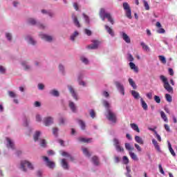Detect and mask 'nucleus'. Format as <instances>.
<instances>
[{
	"instance_id": "1",
	"label": "nucleus",
	"mask_w": 177,
	"mask_h": 177,
	"mask_svg": "<svg viewBox=\"0 0 177 177\" xmlns=\"http://www.w3.org/2000/svg\"><path fill=\"white\" fill-rule=\"evenodd\" d=\"M102 104L106 110L105 115L107 120H109L110 122H112V124H115V122H117V115H115V113L111 110L110 103H109V101L104 100H102Z\"/></svg>"
},
{
	"instance_id": "2",
	"label": "nucleus",
	"mask_w": 177,
	"mask_h": 177,
	"mask_svg": "<svg viewBox=\"0 0 177 177\" xmlns=\"http://www.w3.org/2000/svg\"><path fill=\"white\" fill-rule=\"evenodd\" d=\"M20 169L22 170L23 172H27L28 169H30V171H34L35 167H34V164L28 160H21L20 162Z\"/></svg>"
},
{
	"instance_id": "3",
	"label": "nucleus",
	"mask_w": 177,
	"mask_h": 177,
	"mask_svg": "<svg viewBox=\"0 0 177 177\" xmlns=\"http://www.w3.org/2000/svg\"><path fill=\"white\" fill-rule=\"evenodd\" d=\"M100 17H101L103 21H104L105 19H107L108 21H109L111 24H114V21L111 17V15L109 12H106V10H104V8L100 9Z\"/></svg>"
},
{
	"instance_id": "4",
	"label": "nucleus",
	"mask_w": 177,
	"mask_h": 177,
	"mask_svg": "<svg viewBox=\"0 0 177 177\" xmlns=\"http://www.w3.org/2000/svg\"><path fill=\"white\" fill-rule=\"evenodd\" d=\"M160 80L163 83V86H164L165 89L167 90V92H169V93H172L174 92V88L169 84V82H168V78H167L164 75H160Z\"/></svg>"
},
{
	"instance_id": "5",
	"label": "nucleus",
	"mask_w": 177,
	"mask_h": 177,
	"mask_svg": "<svg viewBox=\"0 0 177 177\" xmlns=\"http://www.w3.org/2000/svg\"><path fill=\"white\" fill-rule=\"evenodd\" d=\"M41 131H37L33 135L35 142H38L41 147H46V140L44 139H40Z\"/></svg>"
},
{
	"instance_id": "6",
	"label": "nucleus",
	"mask_w": 177,
	"mask_h": 177,
	"mask_svg": "<svg viewBox=\"0 0 177 177\" xmlns=\"http://www.w3.org/2000/svg\"><path fill=\"white\" fill-rule=\"evenodd\" d=\"M28 23L30 26H36L37 27H38L41 30H44V28H46V26H45V25H44V24L37 21L34 18H29L28 19Z\"/></svg>"
},
{
	"instance_id": "7",
	"label": "nucleus",
	"mask_w": 177,
	"mask_h": 177,
	"mask_svg": "<svg viewBox=\"0 0 177 177\" xmlns=\"http://www.w3.org/2000/svg\"><path fill=\"white\" fill-rule=\"evenodd\" d=\"M68 89L69 93H71L72 97H73L74 100L78 101L80 100V97H78V93L75 91V88L71 85H68Z\"/></svg>"
},
{
	"instance_id": "8",
	"label": "nucleus",
	"mask_w": 177,
	"mask_h": 177,
	"mask_svg": "<svg viewBox=\"0 0 177 177\" xmlns=\"http://www.w3.org/2000/svg\"><path fill=\"white\" fill-rule=\"evenodd\" d=\"M42 158L46 167L50 168V169H53V168H55V162L50 161V160H49V158H48V156H42Z\"/></svg>"
},
{
	"instance_id": "9",
	"label": "nucleus",
	"mask_w": 177,
	"mask_h": 177,
	"mask_svg": "<svg viewBox=\"0 0 177 177\" xmlns=\"http://www.w3.org/2000/svg\"><path fill=\"white\" fill-rule=\"evenodd\" d=\"M123 9L125 11L127 17H128V19H132V12L131 11V8L128 3H123Z\"/></svg>"
},
{
	"instance_id": "10",
	"label": "nucleus",
	"mask_w": 177,
	"mask_h": 177,
	"mask_svg": "<svg viewBox=\"0 0 177 177\" xmlns=\"http://www.w3.org/2000/svg\"><path fill=\"white\" fill-rule=\"evenodd\" d=\"M6 146L10 150H15V141L12 138L6 137Z\"/></svg>"
},
{
	"instance_id": "11",
	"label": "nucleus",
	"mask_w": 177,
	"mask_h": 177,
	"mask_svg": "<svg viewBox=\"0 0 177 177\" xmlns=\"http://www.w3.org/2000/svg\"><path fill=\"white\" fill-rule=\"evenodd\" d=\"M116 88L118 91V92L124 96L125 95V88H124V84H121L120 82H115Z\"/></svg>"
},
{
	"instance_id": "12",
	"label": "nucleus",
	"mask_w": 177,
	"mask_h": 177,
	"mask_svg": "<svg viewBox=\"0 0 177 177\" xmlns=\"http://www.w3.org/2000/svg\"><path fill=\"white\" fill-rule=\"evenodd\" d=\"M54 119L52 116H47L44 118L43 122L46 127H50L53 124Z\"/></svg>"
},
{
	"instance_id": "13",
	"label": "nucleus",
	"mask_w": 177,
	"mask_h": 177,
	"mask_svg": "<svg viewBox=\"0 0 177 177\" xmlns=\"http://www.w3.org/2000/svg\"><path fill=\"white\" fill-rule=\"evenodd\" d=\"M39 37L41 38V39H44V41H46V42H52V41H53V36L46 35L45 33H40Z\"/></svg>"
},
{
	"instance_id": "14",
	"label": "nucleus",
	"mask_w": 177,
	"mask_h": 177,
	"mask_svg": "<svg viewBox=\"0 0 177 177\" xmlns=\"http://www.w3.org/2000/svg\"><path fill=\"white\" fill-rule=\"evenodd\" d=\"M119 34L121 38H122L124 42H126V44H131V38L129 37V36H128V35H127L125 32L120 31Z\"/></svg>"
},
{
	"instance_id": "15",
	"label": "nucleus",
	"mask_w": 177,
	"mask_h": 177,
	"mask_svg": "<svg viewBox=\"0 0 177 177\" xmlns=\"http://www.w3.org/2000/svg\"><path fill=\"white\" fill-rule=\"evenodd\" d=\"M68 107L72 113H77V105H75V103H74V102L69 100Z\"/></svg>"
},
{
	"instance_id": "16",
	"label": "nucleus",
	"mask_w": 177,
	"mask_h": 177,
	"mask_svg": "<svg viewBox=\"0 0 177 177\" xmlns=\"http://www.w3.org/2000/svg\"><path fill=\"white\" fill-rule=\"evenodd\" d=\"M26 41L28 42V44H30V45H37V41L32 38L30 35H27L25 37Z\"/></svg>"
},
{
	"instance_id": "17",
	"label": "nucleus",
	"mask_w": 177,
	"mask_h": 177,
	"mask_svg": "<svg viewBox=\"0 0 177 177\" xmlns=\"http://www.w3.org/2000/svg\"><path fill=\"white\" fill-rule=\"evenodd\" d=\"M100 45V41L97 40H93V43L88 46V49H97Z\"/></svg>"
},
{
	"instance_id": "18",
	"label": "nucleus",
	"mask_w": 177,
	"mask_h": 177,
	"mask_svg": "<svg viewBox=\"0 0 177 177\" xmlns=\"http://www.w3.org/2000/svg\"><path fill=\"white\" fill-rule=\"evenodd\" d=\"M61 167L63 168V169L66 170H68L70 169V166L67 162V159L63 158L61 160Z\"/></svg>"
},
{
	"instance_id": "19",
	"label": "nucleus",
	"mask_w": 177,
	"mask_h": 177,
	"mask_svg": "<svg viewBox=\"0 0 177 177\" xmlns=\"http://www.w3.org/2000/svg\"><path fill=\"white\" fill-rule=\"evenodd\" d=\"M113 143L117 151H122L124 149L120 145V141L117 138H114Z\"/></svg>"
},
{
	"instance_id": "20",
	"label": "nucleus",
	"mask_w": 177,
	"mask_h": 177,
	"mask_svg": "<svg viewBox=\"0 0 177 177\" xmlns=\"http://www.w3.org/2000/svg\"><path fill=\"white\" fill-rule=\"evenodd\" d=\"M72 20L75 27H77V28H81V24H80V21H78V18H77V16H75V15L74 14L72 15Z\"/></svg>"
},
{
	"instance_id": "21",
	"label": "nucleus",
	"mask_w": 177,
	"mask_h": 177,
	"mask_svg": "<svg viewBox=\"0 0 177 177\" xmlns=\"http://www.w3.org/2000/svg\"><path fill=\"white\" fill-rule=\"evenodd\" d=\"M127 60H129V62H131L129 63V66L131 68V70H133V57L132 56V54L131 53H128L127 54Z\"/></svg>"
},
{
	"instance_id": "22",
	"label": "nucleus",
	"mask_w": 177,
	"mask_h": 177,
	"mask_svg": "<svg viewBox=\"0 0 177 177\" xmlns=\"http://www.w3.org/2000/svg\"><path fill=\"white\" fill-rule=\"evenodd\" d=\"M49 93L51 96H54L55 97H59L60 96V93L56 89L50 90Z\"/></svg>"
},
{
	"instance_id": "23",
	"label": "nucleus",
	"mask_w": 177,
	"mask_h": 177,
	"mask_svg": "<svg viewBox=\"0 0 177 177\" xmlns=\"http://www.w3.org/2000/svg\"><path fill=\"white\" fill-rule=\"evenodd\" d=\"M152 143L155 147V149L158 151V153H161V148H160V145H158V142H157V140L156 139H152Z\"/></svg>"
},
{
	"instance_id": "24",
	"label": "nucleus",
	"mask_w": 177,
	"mask_h": 177,
	"mask_svg": "<svg viewBox=\"0 0 177 177\" xmlns=\"http://www.w3.org/2000/svg\"><path fill=\"white\" fill-rule=\"evenodd\" d=\"M105 30L111 37H114L115 35L114 34V30L111 29L109 26L105 25Z\"/></svg>"
},
{
	"instance_id": "25",
	"label": "nucleus",
	"mask_w": 177,
	"mask_h": 177,
	"mask_svg": "<svg viewBox=\"0 0 177 177\" xmlns=\"http://www.w3.org/2000/svg\"><path fill=\"white\" fill-rule=\"evenodd\" d=\"M91 162H93V165L97 167V165L100 164L99 158H97V156H93L91 158Z\"/></svg>"
},
{
	"instance_id": "26",
	"label": "nucleus",
	"mask_w": 177,
	"mask_h": 177,
	"mask_svg": "<svg viewBox=\"0 0 177 177\" xmlns=\"http://www.w3.org/2000/svg\"><path fill=\"white\" fill-rule=\"evenodd\" d=\"M61 155L63 157H66L67 160H71V161H73V156L70 155V153L66 152V151H61Z\"/></svg>"
},
{
	"instance_id": "27",
	"label": "nucleus",
	"mask_w": 177,
	"mask_h": 177,
	"mask_svg": "<svg viewBox=\"0 0 177 177\" xmlns=\"http://www.w3.org/2000/svg\"><path fill=\"white\" fill-rule=\"evenodd\" d=\"M140 45L144 52H150V47H149L145 42H141Z\"/></svg>"
},
{
	"instance_id": "28",
	"label": "nucleus",
	"mask_w": 177,
	"mask_h": 177,
	"mask_svg": "<svg viewBox=\"0 0 177 177\" xmlns=\"http://www.w3.org/2000/svg\"><path fill=\"white\" fill-rule=\"evenodd\" d=\"M167 143L169 151H170L171 156H173V157H175L176 156V153H175L174 149H172V145H171V142H169V141H167Z\"/></svg>"
},
{
	"instance_id": "29",
	"label": "nucleus",
	"mask_w": 177,
	"mask_h": 177,
	"mask_svg": "<svg viewBox=\"0 0 177 177\" xmlns=\"http://www.w3.org/2000/svg\"><path fill=\"white\" fill-rule=\"evenodd\" d=\"M134 139L136 142L138 143V145H143L145 143V142L143 141V139L140 136H136Z\"/></svg>"
},
{
	"instance_id": "30",
	"label": "nucleus",
	"mask_w": 177,
	"mask_h": 177,
	"mask_svg": "<svg viewBox=\"0 0 177 177\" xmlns=\"http://www.w3.org/2000/svg\"><path fill=\"white\" fill-rule=\"evenodd\" d=\"M140 102H141V106L145 111H147V109H149V106H147V104L145 100H143V98H140Z\"/></svg>"
},
{
	"instance_id": "31",
	"label": "nucleus",
	"mask_w": 177,
	"mask_h": 177,
	"mask_svg": "<svg viewBox=\"0 0 177 177\" xmlns=\"http://www.w3.org/2000/svg\"><path fill=\"white\" fill-rule=\"evenodd\" d=\"M21 64L23 66V68H24V70H30V68H31L30 65L27 64V62H26V61H22L21 62Z\"/></svg>"
},
{
	"instance_id": "32",
	"label": "nucleus",
	"mask_w": 177,
	"mask_h": 177,
	"mask_svg": "<svg viewBox=\"0 0 177 177\" xmlns=\"http://www.w3.org/2000/svg\"><path fill=\"white\" fill-rule=\"evenodd\" d=\"M80 35V32L78 31H75L71 35V41H75V38Z\"/></svg>"
},
{
	"instance_id": "33",
	"label": "nucleus",
	"mask_w": 177,
	"mask_h": 177,
	"mask_svg": "<svg viewBox=\"0 0 177 177\" xmlns=\"http://www.w3.org/2000/svg\"><path fill=\"white\" fill-rule=\"evenodd\" d=\"M80 60L84 63V64H89V59H88V58L84 55L80 57Z\"/></svg>"
},
{
	"instance_id": "34",
	"label": "nucleus",
	"mask_w": 177,
	"mask_h": 177,
	"mask_svg": "<svg viewBox=\"0 0 177 177\" xmlns=\"http://www.w3.org/2000/svg\"><path fill=\"white\" fill-rule=\"evenodd\" d=\"M82 150L83 151V154H84V156H86V157H91V153H89V151H88V149L85 148V147H82Z\"/></svg>"
},
{
	"instance_id": "35",
	"label": "nucleus",
	"mask_w": 177,
	"mask_h": 177,
	"mask_svg": "<svg viewBox=\"0 0 177 177\" xmlns=\"http://www.w3.org/2000/svg\"><path fill=\"white\" fill-rule=\"evenodd\" d=\"M78 124H79L81 129H82L83 131L85 130V128H86V124H85V122L80 120L78 121Z\"/></svg>"
},
{
	"instance_id": "36",
	"label": "nucleus",
	"mask_w": 177,
	"mask_h": 177,
	"mask_svg": "<svg viewBox=\"0 0 177 177\" xmlns=\"http://www.w3.org/2000/svg\"><path fill=\"white\" fill-rule=\"evenodd\" d=\"M160 116L161 118L165 121V122H168V118H167V115H165V113L164 111H160Z\"/></svg>"
},
{
	"instance_id": "37",
	"label": "nucleus",
	"mask_w": 177,
	"mask_h": 177,
	"mask_svg": "<svg viewBox=\"0 0 177 177\" xmlns=\"http://www.w3.org/2000/svg\"><path fill=\"white\" fill-rule=\"evenodd\" d=\"M144 7L145 10H150V6L149 5V3L146 0H142Z\"/></svg>"
},
{
	"instance_id": "38",
	"label": "nucleus",
	"mask_w": 177,
	"mask_h": 177,
	"mask_svg": "<svg viewBox=\"0 0 177 177\" xmlns=\"http://www.w3.org/2000/svg\"><path fill=\"white\" fill-rule=\"evenodd\" d=\"M6 38L10 42L13 38V35L10 32H6Z\"/></svg>"
},
{
	"instance_id": "39",
	"label": "nucleus",
	"mask_w": 177,
	"mask_h": 177,
	"mask_svg": "<svg viewBox=\"0 0 177 177\" xmlns=\"http://www.w3.org/2000/svg\"><path fill=\"white\" fill-rule=\"evenodd\" d=\"M159 60L163 64H167V59H165V57L163 55H159L158 56Z\"/></svg>"
},
{
	"instance_id": "40",
	"label": "nucleus",
	"mask_w": 177,
	"mask_h": 177,
	"mask_svg": "<svg viewBox=\"0 0 177 177\" xmlns=\"http://www.w3.org/2000/svg\"><path fill=\"white\" fill-rule=\"evenodd\" d=\"M126 169H127L126 176H127V177H132V176H131V167H129V166H127V167H126Z\"/></svg>"
},
{
	"instance_id": "41",
	"label": "nucleus",
	"mask_w": 177,
	"mask_h": 177,
	"mask_svg": "<svg viewBox=\"0 0 177 177\" xmlns=\"http://www.w3.org/2000/svg\"><path fill=\"white\" fill-rule=\"evenodd\" d=\"M133 97L134 99H136L137 100H138V99H142V97H140V94H139V93L136 92V91H133Z\"/></svg>"
},
{
	"instance_id": "42",
	"label": "nucleus",
	"mask_w": 177,
	"mask_h": 177,
	"mask_svg": "<svg viewBox=\"0 0 177 177\" xmlns=\"http://www.w3.org/2000/svg\"><path fill=\"white\" fill-rule=\"evenodd\" d=\"M78 140L80 142H83L84 143H89V142H91V139L88 138H79Z\"/></svg>"
},
{
	"instance_id": "43",
	"label": "nucleus",
	"mask_w": 177,
	"mask_h": 177,
	"mask_svg": "<svg viewBox=\"0 0 177 177\" xmlns=\"http://www.w3.org/2000/svg\"><path fill=\"white\" fill-rule=\"evenodd\" d=\"M8 96L12 98H15L17 96L16 93L11 91H8Z\"/></svg>"
},
{
	"instance_id": "44",
	"label": "nucleus",
	"mask_w": 177,
	"mask_h": 177,
	"mask_svg": "<svg viewBox=\"0 0 177 177\" xmlns=\"http://www.w3.org/2000/svg\"><path fill=\"white\" fill-rule=\"evenodd\" d=\"M78 84L80 85V86H88V83H86V82H84L83 80H79Z\"/></svg>"
},
{
	"instance_id": "45",
	"label": "nucleus",
	"mask_w": 177,
	"mask_h": 177,
	"mask_svg": "<svg viewBox=\"0 0 177 177\" xmlns=\"http://www.w3.org/2000/svg\"><path fill=\"white\" fill-rule=\"evenodd\" d=\"M165 99L169 103H171V102H172V96H171V95L169 94L165 95Z\"/></svg>"
},
{
	"instance_id": "46",
	"label": "nucleus",
	"mask_w": 177,
	"mask_h": 177,
	"mask_svg": "<svg viewBox=\"0 0 177 177\" xmlns=\"http://www.w3.org/2000/svg\"><path fill=\"white\" fill-rule=\"evenodd\" d=\"M35 118L37 122H42V116L41 115L37 114Z\"/></svg>"
},
{
	"instance_id": "47",
	"label": "nucleus",
	"mask_w": 177,
	"mask_h": 177,
	"mask_svg": "<svg viewBox=\"0 0 177 177\" xmlns=\"http://www.w3.org/2000/svg\"><path fill=\"white\" fill-rule=\"evenodd\" d=\"M89 114L91 118H95L96 117V113H95V111L93 109H91L89 111Z\"/></svg>"
},
{
	"instance_id": "48",
	"label": "nucleus",
	"mask_w": 177,
	"mask_h": 177,
	"mask_svg": "<svg viewBox=\"0 0 177 177\" xmlns=\"http://www.w3.org/2000/svg\"><path fill=\"white\" fill-rule=\"evenodd\" d=\"M37 88L39 91H44V89L45 88V85L42 83H39L37 85Z\"/></svg>"
},
{
	"instance_id": "49",
	"label": "nucleus",
	"mask_w": 177,
	"mask_h": 177,
	"mask_svg": "<svg viewBox=\"0 0 177 177\" xmlns=\"http://www.w3.org/2000/svg\"><path fill=\"white\" fill-rule=\"evenodd\" d=\"M153 99L156 103H161V98H160V97H158V95H155L153 97Z\"/></svg>"
},
{
	"instance_id": "50",
	"label": "nucleus",
	"mask_w": 177,
	"mask_h": 177,
	"mask_svg": "<svg viewBox=\"0 0 177 177\" xmlns=\"http://www.w3.org/2000/svg\"><path fill=\"white\" fill-rule=\"evenodd\" d=\"M125 149L129 151H131V150H132V147L131 146V144L125 143Z\"/></svg>"
},
{
	"instance_id": "51",
	"label": "nucleus",
	"mask_w": 177,
	"mask_h": 177,
	"mask_svg": "<svg viewBox=\"0 0 177 177\" xmlns=\"http://www.w3.org/2000/svg\"><path fill=\"white\" fill-rule=\"evenodd\" d=\"M84 32L86 35H88V37H91V35H92V31L89 29H85Z\"/></svg>"
},
{
	"instance_id": "52",
	"label": "nucleus",
	"mask_w": 177,
	"mask_h": 177,
	"mask_svg": "<svg viewBox=\"0 0 177 177\" xmlns=\"http://www.w3.org/2000/svg\"><path fill=\"white\" fill-rule=\"evenodd\" d=\"M59 70L62 73V74H64V66L62 64L59 65Z\"/></svg>"
},
{
	"instance_id": "53",
	"label": "nucleus",
	"mask_w": 177,
	"mask_h": 177,
	"mask_svg": "<svg viewBox=\"0 0 177 177\" xmlns=\"http://www.w3.org/2000/svg\"><path fill=\"white\" fill-rule=\"evenodd\" d=\"M57 132H59V129H57V127L53 129V134L55 135L56 138L57 136Z\"/></svg>"
},
{
	"instance_id": "54",
	"label": "nucleus",
	"mask_w": 177,
	"mask_h": 177,
	"mask_svg": "<svg viewBox=\"0 0 177 177\" xmlns=\"http://www.w3.org/2000/svg\"><path fill=\"white\" fill-rule=\"evenodd\" d=\"M158 168L160 174H162V175H165V172L164 171V169H162V165H161V164L158 165Z\"/></svg>"
},
{
	"instance_id": "55",
	"label": "nucleus",
	"mask_w": 177,
	"mask_h": 177,
	"mask_svg": "<svg viewBox=\"0 0 177 177\" xmlns=\"http://www.w3.org/2000/svg\"><path fill=\"white\" fill-rule=\"evenodd\" d=\"M133 131H136L138 133L140 132V129H139V127H138L136 124H133Z\"/></svg>"
},
{
	"instance_id": "56",
	"label": "nucleus",
	"mask_w": 177,
	"mask_h": 177,
	"mask_svg": "<svg viewBox=\"0 0 177 177\" xmlns=\"http://www.w3.org/2000/svg\"><path fill=\"white\" fill-rule=\"evenodd\" d=\"M122 161H123V164H128V162H129V160L127 156H123Z\"/></svg>"
},
{
	"instance_id": "57",
	"label": "nucleus",
	"mask_w": 177,
	"mask_h": 177,
	"mask_svg": "<svg viewBox=\"0 0 177 177\" xmlns=\"http://www.w3.org/2000/svg\"><path fill=\"white\" fill-rule=\"evenodd\" d=\"M59 124H60V125H64V124H66V119L64 118H59Z\"/></svg>"
},
{
	"instance_id": "58",
	"label": "nucleus",
	"mask_w": 177,
	"mask_h": 177,
	"mask_svg": "<svg viewBox=\"0 0 177 177\" xmlns=\"http://www.w3.org/2000/svg\"><path fill=\"white\" fill-rule=\"evenodd\" d=\"M134 146H135L136 149H137V151H138L139 153H140L142 151V148L140 147V146H139V145L135 144Z\"/></svg>"
},
{
	"instance_id": "59",
	"label": "nucleus",
	"mask_w": 177,
	"mask_h": 177,
	"mask_svg": "<svg viewBox=\"0 0 177 177\" xmlns=\"http://www.w3.org/2000/svg\"><path fill=\"white\" fill-rule=\"evenodd\" d=\"M84 16V19L86 21V23H87L88 24H89V17H88L87 15H86L85 14H83Z\"/></svg>"
},
{
	"instance_id": "60",
	"label": "nucleus",
	"mask_w": 177,
	"mask_h": 177,
	"mask_svg": "<svg viewBox=\"0 0 177 177\" xmlns=\"http://www.w3.org/2000/svg\"><path fill=\"white\" fill-rule=\"evenodd\" d=\"M6 71V69L5 68V67L0 66V73L5 74Z\"/></svg>"
},
{
	"instance_id": "61",
	"label": "nucleus",
	"mask_w": 177,
	"mask_h": 177,
	"mask_svg": "<svg viewBox=\"0 0 177 177\" xmlns=\"http://www.w3.org/2000/svg\"><path fill=\"white\" fill-rule=\"evenodd\" d=\"M133 71L136 74H138V73H139V68L138 66H136V65H135V64H133Z\"/></svg>"
},
{
	"instance_id": "62",
	"label": "nucleus",
	"mask_w": 177,
	"mask_h": 177,
	"mask_svg": "<svg viewBox=\"0 0 177 177\" xmlns=\"http://www.w3.org/2000/svg\"><path fill=\"white\" fill-rule=\"evenodd\" d=\"M146 96H147V97H148V99H149V100L153 99V93H147Z\"/></svg>"
},
{
	"instance_id": "63",
	"label": "nucleus",
	"mask_w": 177,
	"mask_h": 177,
	"mask_svg": "<svg viewBox=\"0 0 177 177\" xmlns=\"http://www.w3.org/2000/svg\"><path fill=\"white\" fill-rule=\"evenodd\" d=\"M165 129L167 131V132H171V129L168 124H165Z\"/></svg>"
},
{
	"instance_id": "64",
	"label": "nucleus",
	"mask_w": 177,
	"mask_h": 177,
	"mask_svg": "<svg viewBox=\"0 0 177 177\" xmlns=\"http://www.w3.org/2000/svg\"><path fill=\"white\" fill-rule=\"evenodd\" d=\"M35 107H41V102L36 101L34 104Z\"/></svg>"
}]
</instances>
